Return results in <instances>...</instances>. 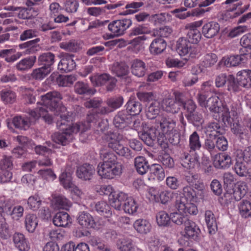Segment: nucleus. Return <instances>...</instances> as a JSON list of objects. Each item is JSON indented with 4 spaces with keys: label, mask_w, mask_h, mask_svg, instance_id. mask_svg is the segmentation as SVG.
<instances>
[{
    "label": "nucleus",
    "mask_w": 251,
    "mask_h": 251,
    "mask_svg": "<svg viewBox=\"0 0 251 251\" xmlns=\"http://www.w3.org/2000/svg\"><path fill=\"white\" fill-rule=\"evenodd\" d=\"M172 222L177 225H183L184 231L183 236L187 239L196 240L201 233V230L197 225L190 220L187 215L176 214L172 217Z\"/></svg>",
    "instance_id": "obj_1"
},
{
    "label": "nucleus",
    "mask_w": 251,
    "mask_h": 251,
    "mask_svg": "<svg viewBox=\"0 0 251 251\" xmlns=\"http://www.w3.org/2000/svg\"><path fill=\"white\" fill-rule=\"evenodd\" d=\"M25 117L18 116L14 117L12 120H7V125L9 129H13V126L18 129L26 130L35 124L38 120V115L35 110H29Z\"/></svg>",
    "instance_id": "obj_2"
},
{
    "label": "nucleus",
    "mask_w": 251,
    "mask_h": 251,
    "mask_svg": "<svg viewBox=\"0 0 251 251\" xmlns=\"http://www.w3.org/2000/svg\"><path fill=\"white\" fill-rule=\"evenodd\" d=\"M132 121L133 122V126L136 130L139 129L141 125L143 126V130L138 132L140 138L148 146H153V142L157 137V129L154 127H145L144 123H141L139 119H135L134 117H133Z\"/></svg>",
    "instance_id": "obj_3"
},
{
    "label": "nucleus",
    "mask_w": 251,
    "mask_h": 251,
    "mask_svg": "<svg viewBox=\"0 0 251 251\" xmlns=\"http://www.w3.org/2000/svg\"><path fill=\"white\" fill-rule=\"evenodd\" d=\"M41 101L44 107L49 108L53 112L60 110L62 105L60 101L62 99V95L57 91H51L41 96Z\"/></svg>",
    "instance_id": "obj_4"
},
{
    "label": "nucleus",
    "mask_w": 251,
    "mask_h": 251,
    "mask_svg": "<svg viewBox=\"0 0 251 251\" xmlns=\"http://www.w3.org/2000/svg\"><path fill=\"white\" fill-rule=\"evenodd\" d=\"M131 25L132 21L130 19L125 18L112 21L108 26V29L111 32L110 38L123 35Z\"/></svg>",
    "instance_id": "obj_5"
},
{
    "label": "nucleus",
    "mask_w": 251,
    "mask_h": 251,
    "mask_svg": "<svg viewBox=\"0 0 251 251\" xmlns=\"http://www.w3.org/2000/svg\"><path fill=\"white\" fill-rule=\"evenodd\" d=\"M56 126L60 130H70L72 127L71 116L65 106H61L60 110L54 112Z\"/></svg>",
    "instance_id": "obj_6"
},
{
    "label": "nucleus",
    "mask_w": 251,
    "mask_h": 251,
    "mask_svg": "<svg viewBox=\"0 0 251 251\" xmlns=\"http://www.w3.org/2000/svg\"><path fill=\"white\" fill-rule=\"evenodd\" d=\"M122 167L119 166L100 163L98 166V173L103 178H114L122 174Z\"/></svg>",
    "instance_id": "obj_7"
},
{
    "label": "nucleus",
    "mask_w": 251,
    "mask_h": 251,
    "mask_svg": "<svg viewBox=\"0 0 251 251\" xmlns=\"http://www.w3.org/2000/svg\"><path fill=\"white\" fill-rule=\"evenodd\" d=\"M111 71L117 77L123 79L125 83L127 84L131 82V77L128 75L129 67L126 63L124 62L114 63L111 67Z\"/></svg>",
    "instance_id": "obj_8"
},
{
    "label": "nucleus",
    "mask_w": 251,
    "mask_h": 251,
    "mask_svg": "<svg viewBox=\"0 0 251 251\" xmlns=\"http://www.w3.org/2000/svg\"><path fill=\"white\" fill-rule=\"evenodd\" d=\"M201 22H196L187 24L185 26L187 30L186 39L192 44H197L201 39V34L197 27L200 26Z\"/></svg>",
    "instance_id": "obj_9"
},
{
    "label": "nucleus",
    "mask_w": 251,
    "mask_h": 251,
    "mask_svg": "<svg viewBox=\"0 0 251 251\" xmlns=\"http://www.w3.org/2000/svg\"><path fill=\"white\" fill-rule=\"evenodd\" d=\"M210 8H207L206 9H201L200 8H196L193 9L191 12H185L187 9L185 7H179L173 10L172 13L175 14L176 17L180 19H184L191 16H199L203 14L205 12L209 11Z\"/></svg>",
    "instance_id": "obj_10"
},
{
    "label": "nucleus",
    "mask_w": 251,
    "mask_h": 251,
    "mask_svg": "<svg viewBox=\"0 0 251 251\" xmlns=\"http://www.w3.org/2000/svg\"><path fill=\"white\" fill-rule=\"evenodd\" d=\"M133 116L129 114L126 110L119 111L115 115L113 120V124L115 127L122 129L132 122Z\"/></svg>",
    "instance_id": "obj_11"
},
{
    "label": "nucleus",
    "mask_w": 251,
    "mask_h": 251,
    "mask_svg": "<svg viewBox=\"0 0 251 251\" xmlns=\"http://www.w3.org/2000/svg\"><path fill=\"white\" fill-rule=\"evenodd\" d=\"M158 121L159 127L163 135L168 134L173 131L176 126L175 119L167 115H162L159 117Z\"/></svg>",
    "instance_id": "obj_12"
},
{
    "label": "nucleus",
    "mask_w": 251,
    "mask_h": 251,
    "mask_svg": "<svg viewBox=\"0 0 251 251\" xmlns=\"http://www.w3.org/2000/svg\"><path fill=\"white\" fill-rule=\"evenodd\" d=\"M95 170L93 165L84 163L77 168L76 174L77 176L83 180H89L95 174Z\"/></svg>",
    "instance_id": "obj_13"
},
{
    "label": "nucleus",
    "mask_w": 251,
    "mask_h": 251,
    "mask_svg": "<svg viewBox=\"0 0 251 251\" xmlns=\"http://www.w3.org/2000/svg\"><path fill=\"white\" fill-rule=\"evenodd\" d=\"M61 132L54 133L51 135V138L55 143L65 146L68 144L73 139V134L71 130H61Z\"/></svg>",
    "instance_id": "obj_14"
},
{
    "label": "nucleus",
    "mask_w": 251,
    "mask_h": 251,
    "mask_svg": "<svg viewBox=\"0 0 251 251\" xmlns=\"http://www.w3.org/2000/svg\"><path fill=\"white\" fill-rule=\"evenodd\" d=\"M73 54L65 53L62 55L58 64V69L65 73L72 71L75 68L76 64L73 59Z\"/></svg>",
    "instance_id": "obj_15"
},
{
    "label": "nucleus",
    "mask_w": 251,
    "mask_h": 251,
    "mask_svg": "<svg viewBox=\"0 0 251 251\" xmlns=\"http://www.w3.org/2000/svg\"><path fill=\"white\" fill-rule=\"evenodd\" d=\"M130 69L132 74L138 77L144 76L147 70L145 63L138 59L131 61Z\"/></svg>",
    "instance_id": "obj_16"
},
{
    "label": "nucleus",
    "mask_w": 251,
    "mask_h": 251,
    "mask_svg": "<svg viewBox=\"0 0 251 251\" xmlns=\"http://www.w3.org/2000/svg\"><path fill=\"white\" fill-rule=\"evenodd\" d=\"M105 140L109 148L115 151L122 145V136L117 132H108L105 135Z\"/></svg>",
    "instance_id": "obj_17"
},
{
    "label": "nucleus",
    "mask_w": 251,
    "mask_h": 251,
    "mask_svg": "<svg viewBox=\"0 0 251 251\" xmlns=\"http://www.w3.org/2000/svg\"><path fill=\"white\" fill-rule=\"evenodd\" d=\"M231 157L226 153H220L215 155L213 161L214 166L217 169L229 168L231 164Z\"/></svg>",
    "instance_id": "obj_18"
},
{
    "label": "nucleus",
    "mask_w": 251,
    "mask_h": 251,
    "mask_svg": "<svg viewBox=\"0 0 251 251\" xmlns=\"http://www.w3.org/2000/svg\"><path fill=\"white\" fill-rule=\"evenodd\" d=\"M240 53L239 55H233L227 57L224 62L225 65L227 67H234L244 63L247 59V53L243 50V49L240 50Z\"/></svg>",
    "instance_id": "obj_19"
},
{
    "label": "nucleus",
    "mask_w": 251,
    "mask_h": 251,
    "mask_svg": "<svg viewBox=\"0 0 251 251\" xmlns=\"http://www.w3.org/2000/svg\"><path fill=\"white\" fill-rule=\"evenodd\" d=\"M55 62V55L50 52H46L40 54L38 58V64L39 66L51 71L52 66Z\"/></svg>",
    "instance_id": "obj_20"
},
{
    "label": "nucleus",
    "mask_w": 251,
    "mask_h": 251,
    "mask_svg": "<svg viewBox=\"0 0 251 251\" xmlns=\"http://www.w3.org/2000/svg\"><path fill=\"white\" fill-rule=\"evenodd\" d=\"M176 50L180 55L184 56L189 53L190 54L194 51L190 43L186 38H179L176 45Z\"/></svg>",
    "instance_id": "obj_21"
},
{
    "label": "nucleus",
    "mask_w": 251,
    "mask_h": 251,
    "mask_svg": "<svg viewBox=\"0 0 251 251\" xmlns=\"http://www.w3.org/2000/svg\"><path fill=\"white\" fill-rule=\"evenodd\" d=\"M220 30V25L216 22H208L204 25L202 28L203 35L207 38H211L216 36Z\"/></svg>",
    "instance_id": "obj_22"
},
{
    "label": "nucleus",
    "mask_w": 251,
    "mask_h": 251,
    "mask_svg": "<svg viewBox=\"0 0 251 251\" xmlns=\"http://www.w3.org/2000/svg\"><path fill=\"white\" fill-rule=\"evenodd\" d=\"M77 220L78 224L84 227L94 228L96 226L93 217L89 213L84 211L79 213Z\"/></svg>",
    "instance_id": "obj_23"
},
{
    "label": "nucleus",
    "mask_w": 251,
    "mask_h": 251,
    "mask_svg": "<svg viewBox=\"0 0 251 251\" xmlns=\"http://www.w3.org/2000/svg\"><path fill=\"white\" fill-rule=\"evenodd\" d=\"M36 61V57L35 55L29 56L21 59L15 67L19 71H26L33 67Z\"/></svg>",
    "instance_id": "obj_24"
},
{
    "label": "nucleus",
    "mask_w": 251,
    "mask_h": 251,
    "mask_svg": "<svg viewBox=\"0 0 251 251\" xmlns=\"http://www.w3.org/2000/svg\"><path fill=\"white\" fill-rule=\"evenodd\" d=\"M166 42L161 38L154 39L150 45L149 50L150 52L153 55L161 53L166 49Z\"/></svg>",
    "instance_id": "obj_25"
},
{
    "label": "nucleus",
    "mask_w": 251,
    "mask_h": 251,
    "mask_svg": "<svg viewBox=\"0 0 251 251\" xmlns=\"http://www.w3.org/2000/svg\"><path fill=\"white\" fill-rule=\"evenodd\" d=\"M206 136L217 137L222 135L225 132V129L217 122L209 123L205 127V131Z\"/></svg>",
    "instance_id": "obj_26"
},
{
    "label": "nucleus",
    "mask_w": 251,
    "mask_h": 251,
    "mask_svg": "<svg viewBox=\"0 0 251 251\" xmlns=\"http://www.w3.org/2000/svg\"><path fill=\"white\" fill-rule=\"evenodd\" d=\"M134 166L137 172L140 175H143L150 170L151 166L145 157L139 156L134 159Z\"/></svg>",
    "instance_id": "obj_27"
},
{
    "label": "nucleus",
    "mask_w": 251,
    "mask_h": 251,
    "mask_svg": "<svg viewBox=\"0 0 251 251\" xmlns=\"http://www.w3.org/2000/svg\"><path fill=\"white\" fill-rule=\"evenodd\" d=\"M53 223L57 226L66 227L71 223V218L67 213L59 212L53 217Z\"/></svg>",
    "instance_id": "obj_28"
},
{
    "label": "nucleus",
    "mask_w": 251,
    "mask_h": 251,
    "mask_svg": "<svg viewBox=\"0 0 251 251\" xmlns=\"http://www.w3.org/2000/svg\"><path fill=\"white\" fill-rule=\"evenodd\" d=\"M162 107L161 102L156 100L151 101L146 110V116L148 119H155L159 114Z\"/></svg>",
    "instance_id": "obj_29"
},
{
    "label": "nucleus",
    "mask_w": 251,
    "mask_h": 251,
    "mask_svg": "<svg viewBox=\"0 0 251 251\" xmlns=\"http://www.w3.org/2000/svg\"><path fill=\"white\" fill-rule=\"evenodd\" d=\"M127 195L123 192L116 193V192L114 195H111L109 198V202L111 206L114 207L115 209L120 210L122 204L125 202Z\"/></svg>",
    "instance_id": "obj_30"
},
{
    "label": "nucleus",
    "mask_w": 251,
    "mask_h": 251,
    "mask_svg": "<svg viewBox=\"0 0 251 251\" xmlns=\"http://www.w3.org/2000/svg\"><path fill=\"white\" fill-rule=\"evenodd\" d=\"M150 173L151 177H149V180H154L156 178L157 180L161 181L165 177L164 169L158 164H153L150 166Z\"/></svg>",
    "instance_id": "obj_31"
},
{
    "label": "nucleus",
    "mask_w": 251,
    "mask_h": 251,
    "mask_svg": "<svg viewBox=\"0 0 251 251\" xmlns=\"http://www.w3.org/2000/svg\"><path fill=\"white\" fill-rule=\"evenodd\" d=\"M13 241L15 247L20 251H27L29 249L26 239L22 233H15L13 236Z\"/></svg>",
    "instance_id": "obj_32"
},
{
    "label": "nucleus",
    "mask_w": 251,
    "mask_h": 251,
    "mask_svg": "<svg viewBox=\"0 0 251 251\" xmlns=\"http://www.w3.org/2000/svg\"><path fill=\"white\" fill-rule=\"evenodd\" d=\"M238 80L241 87L246 88L251 87V71L242 70L237 73Z\"/></svg>",
    "instance_id": "obj_33"
},
{
    "label": "nucleus",
    "mask_w": 251,
    "mask_h": 251,
    "mask_svg": "<svg viewBox=\"0 0 251 251\" xmlns=\"http://www.w3.org/2000/svg\"><path fill=\"white\" fill-rule=\"evenodd\" d=\"M161 103L162 109L167 112L176 113L180 109L179 105L172 98H167L164 99Z\"/></svg>",
    "instance_id": "obj_34"
},
{
    "label": "nucleus",
    "mask_w": 251,
    "mask_h": 251,
    "mask_svg": "<svg viewBox=\"0 0 251 251\" xmlns=\"http://www.w3.org/2000/svg\"><path fill=\"white\" fill-rule=\"evenodd\" d=\"M176 214H180L178 212L171 213L170 216L164 211H160L156 215V220L157 225L160 226H166L169 225L172 217Z\"/></svg>",
    "instance_id": "obj_35"
},
{
    "label": "nucleus",
    "mask_w": 251,
    "mask_h": 251,
    "mask_svg": "<svg viewBox=\"0 0 251 251\" xmlns=\"http://www.w3.org/2000/svg\"><path fill=\"white\" fill-rule=\"evenodd\" d=\"M14 49H4L0 50V57L4 58L8 63H13L18 60L22 55V53L18 52L16 54Z\"/></svg>",
    "instance_id": "obj_36"
},
{
    "label": "nucleus",
    "mask_w": 251,
    "mask_h": 251,
    "mask_svg": "<svg viewBox=\"0 0 251 251\" xmlns=\"http://www.w3.org/2000/svg\"><path fill=\"white\" fill-rule=\"evenodd\" d=\"M201 147L200 136L197 131H194L189 138L188 148L190 152H195L200 150Z\"/></svg>",
    "instance_id": "obj_37"
},
{
    "label": "nucleus",
    "mask_w": 251,
    "mask_h": 251,
    "mask_svg": "<svg viewBox=\"0 0 251 251\" xmlns=\"http://www.w3.org/2000/svg\"><path fill=\"white\" fill-rule=\"evenodd\" d=\"M100 156L103 160L102 164L114 165L122 167L121 163L118 161L116 155L112 151H102L100 153Z\"/></svg>",
    "instance_id": "obj_38"
},
{
    "label": "nucleus",
    "mask_w": 251,
    "mask_h": 251,
    "mask_svg": "<svg viewBox=\"0 0 251 251\" xmlns=\"http://www.w3.org/2000/svg\"><path fill=\"white\" fill-rule=\"evenodd\" d=\"M89 243L95 250H98L100 251H111L110 246L105 242L99 237H92L90 239Z\"/></svg>",
    "instance_id": "obj_39"
},
{
    "label": "nucleus",
    "mask_w": 251,
    "mask_h": 251,
    "mask_svg": "<svg viewBox=\"0 0 251 251\" xmlns=\"http://www.w3.org/2000/svg\"><path fill=\"white\" fill-rule=\"evenodd\" d=\"M151 33V29L150 26L146 24L137 25L133 27L130 30L129 36H140V35L149 34Z\"/></svg>",
    "instance_id": "obj_40"
},
{
    "label": "nucleus",
    "mask_w": 251,
    "mask_h": 251,
    "mask_svg": "<svg viewBox=\"0 0 251 251\" xmlns=\"http://www.w3.org/2000/svg\"><path fill=\"white\" fill-rule=\"evenodd\" d=\"M248 190L247 183L244 181H239L235 185L233 191V196L236 201H239L243 197Z\"/></svg>",
    "instance_id": "obj_41"
},
{
    "label": "nucleus",
    "mask_w": 251,
    "mask_h": 251,
    "mask_svg": "<svg viewBox=\"0 0 251 251\" xmlns=\"http://www.w3.org/2000/svg\"><path fill=\"white\" fill-rule=\"evenodd\" d=\"M205 219L210 234H213L217 229L216 218L213 213L210 210L205 212Z\"/></svg>",
    "instance_id": "obj_42"
},
{
    "label": "nucleus",
    "mask_w": 251,
    "mask_h": 251,
    "mask_svg": "<svg viewBox=\"0 0 251 251\" xmlns=\"http://www.w3.org/2000/svg\"><path fill=\"white\" fill-rule=\"evenodd\" d=\"M182 166L187 169L193 168L198 160L197 157L192 158L189 153L183 152L180 156Z\"/></svg>",
    "instance_id": "obj_43"
},
{
    "label": "nucleus",
    "mask_w": 251,
    "mask_h": 251,
    "mask_svg": "<svg viewBox=\"0 0 251 251\" xmlns=\"http://www.w3.org/2000/svg\"><path fill=\"white\" fill-rule=\"evenodd\" d=\"M126 111H128L129 114L131 116L138 115L142 109V105L139 101L134 99H130L126 105Z\"/></svg>",
    "instance_id": "obj_44"
},
{
    "label": "nucleus",
    "mask_w": 251,
    "mask_h": 251,
    "mask_svg": "<svg viewBox=\"0 0 251 251\" xmlns=\"http://www.w3.org/2000/svg\"><path fill=\"white\" fill-rule=\"evenodd\" d=\"M182 196L179 198H184L186 201H189L197 202L198 195L193 187L186 186L183 188Z\"/></svg>",
    "instance_id": "obj_45"
},
{
    "label": "nucleus",
    "mask_w": 251,
    "mask_h": 251,
    "mask_svg": "<svg viewBox=\"0 0 251 251\" xmlns=\"http://www.w3.org/2000/svg\"><path fill=\"white\" fill-rule=\"evenodd\" d=\"M134 228L141 234H147L151 229V225L150 222L145 219L137 220L134 223Z\"/></svg>",
    "instance_id": "obj_46"
},
{
    "label": "nucleus",
    "mask_w": 251,
    "mask_h": 251,
    "mask_svg": "<svg viewBox=\"0 0 251 251\" xmlns=\"http://www.w3.org/2000/svg\"><path fill=\"white\" fill-rule=\"evenodd\" d=\"M38 219L36 215L28 214L25 217V224L26 229L30 233L35 230L38 225Z\"/></svg>",
    "instance_id": "obj_47"
},
{
    "label": "nucleus",
    "mask_w": 251,
    "mask_h": 251,
    "mask_svg": "<svg viewBox=\"0 0 251 251\" xmlns=\"http://www.w3.org/2000/svg\"><path fill=\"white\" fill-rule=\"evenodd\" d=\"M226 85L227 90L229 92L236 93L241 90V85L237 76L236 79L232 75H228Z\"/></svg>",
    "instance_id": "obj_48"
},
{
    "label": "nucleus",
    "mask_w": 251,
    "mask_h": 251,
    "mask_svg": "<svg viewBox=\"0 0 251 251\" xmlns=\"http://www.w3.org/2000/svg\"><path fill=\"white\" fill-rule=\"evenodd\" d=\"M53 202L56 207L68 210L72 205V202L63 195H58L53 198Z\"/></svg>",
    "instance_id": "obj_49"
},
{
    "label": "nucleus",
    "mask_w": 251,
    "mask_h": 251,
    "mask_svg": "<svg viewBox=\"0 0 251 251\" xmlns=\"http://www.w3.org/2000/svg\"><path fill=\"white\" fill-rule=\"evenodd\" d=\"M0 98L5 104H12L16 100V95L12 90L3 89L0 92Z\"/></svg>",
    "instance_id": "obj_50"
},
{
    "label": "nucleus",
    "mask_w": 251,
    "mask_h": 251,
    "mask_svg": "<svg viewBox=\"0 0 251 251\" xmlns=\"http://www.w3.org/2000/svg\"><path fill=\"white\" fill-rule=\"evenodd\" d=\"M138 207V204L133 198L126 197L123 205V209L126 213L133 214L137 211Z\"/></svg>",
    "instance_id": "obj_51"
},
{
    "label": "nucleus",
    "mask_w": 251,
    "mask_h": 251,
    "mask_svg": "<svg viewBox=\"0 0 251 251\" xmlns=\"http://www.w3.org/2000/svg\"><path fill=\"white\" fill-rule=\"evenodd\" d=\"M118 248L121 251H134L135 245L130 238L121 239L117 242Z\"/></svg>",
    "instance_id": "obj_52"
},
{
    "label": "nucleus",
    "mask_w": 251,
    "mask_h": 251,
    "mask_svg": "<svg viewBox=\"0 0 251 251\" xmlns=\"http://www.w3.org/2000/svg\"><path fill=\"white\" fill-rule=\"evenodd\" d=\"M239 213L245 218L251 216V202L247 200H242L238 204Z\"/></svg>",
    "instance_id": "obj_53"
},
{
    "label": "nucleus",
    "mask_w": 251,
    "mask_h": 251,
    "mask_svg": "<svg viewBox=\"0 0 251 251\" xmlns=\"http://www.w3.org/2000/svg\"><path fill=\"white\" fill-rule=\"evenodd\" d=\"M173 193L169 190H164L159 193L157 196L154 195V198L156 202H160L162 204H166L173 198Z\"/></svg>",
    "instance_id": "obj_54"
},
{
    "label": "nucleus",
    "mask_w": 251,
    "mask_h": 251,
    "mask_svg": "<svg viewBox=\"0 0 251 251\" xmlns=\"http://www.w3.org/2000/svg\"><path fill=\"white\" fill-rule=\"evenodd\" d=\"M74 89L75 93L79 95L94 94V92L89 85L82 81L75 83Z\"/></svg>",
    "instance_id": "obj_55"
},
{
    "label": "nucleus",
    "mask_w": 251,
    "mask_h": 251,
    "mask_svg": "<svg viewBox=\"0 0 251 251\" xmlns=\"http://www.w3.org/2000/svg\"><path fill=\"white\" fill-rule=\"evenodd\" d=\"M75 80V77L72 75H59L56 78V82L60 86L68 87L72 85Z\"/></svg>",
    "instance_id": "obj_56"
},
{
    "label": "nucleus",
    "mask_w": 251,
    "mask_h": 251,
    "mask_svg": "<svg viewBox=\"0 0 251 251\" xmlns=\"http://www.w3.org/2000/svg\"><path fill=\"white\" fill-rule=\"evenodd\" d=\"M185 116L188 121L195 126H201L204 122L202 115L196 111L190 114H185Z\"/></svg>",
    "instance_id": "obj_57"
},
{
    "label": "nucleus",
    "mask_w": 251,
    "mask_h": 251,
    "mask_svg": "<svg viewBox=\"0 0 251 251\" xmlns=\"http://www.w3.org/2000/svg\"><path fill=\"white\" fill-rule=\"evenodd\" d=\"M110 76L107 74H103L100 75L92 76L90 77V79L94 86H101L106 84Z\"/></svg>",
    "instance_id": "obj_58"
},
{
    "label": "nucleus",
    "mask_w": 251,
    "mask_h": 251,
    "mask_svg": "<svg viewBox=\"0 0 251 251\" xmlns=\"http://www.w3.org/2000/svg\"><path fill=\"white\" fill-rule=\"evenodd\" d=\"M216 137H215L206 136L204 140L203 147L211 154L215 153L216 151Z\"/></svg>",
    "instance_id": "obj_59"
},
{
    "label": "nucleus",
    "mask_w": 251,
    "mask_h": 251,
    "mask_svg": "<svg viewBox=\"0 0 251 251\" xmlns=\"http://www.w3.org/2000/svg\"><path fill=\"white\" fill-rule=\"evenodd\" d=\"M234 170L236 173L240 176H247L249 170L242 161L241 158L238 157L234 165Z\"/></svg>",
    "instance_id": "obj_60"
},
{
    "label": "nucleus",
    "mask_w": 251,
    "mask_h": 251,
    "mask_svg": "<svg viewBox=\"0 0 251 251\" xmlns=\"http://www.w3.org/2000/svg\"><path fill=\"white\" fill-rule=\"evenodd\" d=\"M59 46L62 49L72 52L77 51L80 48L78 42L75 40L62 42L60 44Z\"/></svg>",
    "instance_id": "obj_61"
},
{
    "label": "nucleus",
    "mask_w": 251,
    "mask_h": 251,
    "mask_svg": "<svg viewBox=\"0 0 251 251\" xmlns=\"http://www.w3.org/2000/svg\"><path fill=\"white\" fill-rule=\"evenodd\" d=\"M231 129L233 134L238 136L240 140L244 139L247 137L246 129L237 123L233 124Z\"/></svg>",
    "instance_id": "obj_62"
},
{
    "label": "nucleus",
    "mask_w": 251,
    "mask_h": 251,
    "mask_svg": "<svg viewBox=\"0 0 251 251\" xmlns=\"http://www.w3.org/2000/svg\"><path fill=\"white\" fill-rule=\"evenodd\" d=\"M95 209L98 213L101 215H103L105 217L111 215L109 206L104 201L98 202L95 205Z\"/></svg>",
    "instance_id": "obj_63"
},
{
    "label": "nucleus",
    "mask_w": 251,
    "mask_h": 251,
    "mask_svg": "<svg viewBox=\"0 0 251 251\" xmlns=\"http://www.w3.org/2000/svg\"><path fill=\"white\" fill-rule=\"evenodd\" d=\"M218 60V57L215 53H207L204 56L201 65L205 68H209L213 66Z\"/></svg>",
    "instance_id": "obj_64"
}]
</instances>
